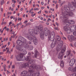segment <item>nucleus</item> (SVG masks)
I'll list each match as a JSON object with an SVG mask.
<instances>
[{"label":"nucleus","mask_w":76,"mask_h":76,"mask_svg":"<svg viewBox=\"0 0 76 76\" xmlns=\"http://www.w3.org/2000/svg\"><path fill=\"white\" fill-rule=\"evenodd\" d=\"M39 31L41 32L40 34V36L42 40L44 39V32L43 31V26L40 24L38 26H37L35 30L29 29L28 33L25 34L26 38L32 42H34L35 45H37L38 40L35 36V35H38Z\"/></svg>","instance_id":"nucleus-1"},{"label":"nucleus","mask_w":76,"mask_h":76,"mask_svg":"<svg viewBox=\"0 0 76 76\" xmlns=\"http://www.w3.org/2000/svg\"><path fill=\"white\" fill-rule=\"evenodd\" d=\"M44 32L45 36H47L48 35V40L50 41H53L51 44L50 47L52 48H53L55 47L56 45H58V47L56 48V50L57 51H59L61 50L62 48V46L63 45V42L62 40H61L59 42V44L58 42H56V39H54V35H55V33L54 31H52L51 33L50 30L47 28H45L44 29Z\"/></svg>","instance_id":"nucleus-2"},{"label":"nucleus","mask_w":76,"mask_h":76,"mask_svg":"<svg viewBox=\"0 0 76 76\" xmlns=\"http://www.w3.org/2000/svg\"><path fill=\"white\" fill-rule=\"evenodd\" d=\"M17 44L21 46L17 45L16 49L18 50L22 51L23 54H26L27 51L26 48H28V49L29 48V46L28 45V42L26 39L22 36H20L19 37V39L17 41Z\"/></svg>","instance_id":"nucleus-3"},{"label":"nucleus","mask_w":76,"mask_h":76,"mask_svg":"<svg viewBox=\"0 0 76 76\" xmlns=\"http://www.w3.org/2000/svg\"><path fill=\"white\" fill-rule=\"evenodd\" d=\"M70 7L67 6L65 7L64 10H62V15L63 16V19L64 22L66 23V25L68 24H74L75 21L72 20H68L69 16H72L73 15V13L71 11ZM68 23V24H67Z\"/></svg>","instance_id":"nucleus-4"},{"label":"nucleus","mask_w":76,"mask_h":76,"mask_svg":"<svg viewBox=\"0 0 76 76\" xmlns=\"http://www.w3.org/2000/svg\"><path fill=\"white\" fill-rule=\"evenodd\" d=\"M31 53H28V56H27L26 58L23 56L24 55H25V54H23V52L22 53H21L20 54L18 55L16 57V59L18 61H24V60H26V61H28L29 63V64H31L32 65V64H35V63L34 62V60L31 59Z\"/></svg>","instance_id":"nucleus-5"},{"label":"nucleus","mask_w":76,"mask_h":76,"mask_svg":"<svg viewBox=\"0 0 76 76\" xmlns=\"http://www.w3.org/2000/svg\"><path fill=\"white\" fill-rule=\"evenodd\" d=\"M40 69V66H39L35 65V64H32L29 67L28 71L30 73H31V74H32V76H35L36 75L37 76L39 75V72H37L35 71L36 70H38Z\"/></svg>","instance_id":"nucleus-6"},{"label":"nucleus","mask_w":76,"mask_h":76,"mask_svg":"<svg viewBox=\"0 0 76 76\" xmlns=\"http://www.w3.org/2000/svg\"><path fill=\"white\" fill-rule=\"evenodd\" d=\"M66 46H64L62 49L61 52L59 53L58 57V58L62 60L63 59V53L64 52L65 50H66Z\"/></svg>","instance_id":"nucleus-7"},{"label":"nucleus","mask_w":76,"mask_h":76,"mask_svg":"<svg viewBox=\"0 0 76 76\" xmlns=\"http://www.w3.org/2000/svg\"><path fill=\"white\" fill-rule=\"evenodd\" d=\"M33 74H32V72H30L28 71V72L26 71H23L20 74L21 76H33Z\"/></svg>","instance_id":"nucleus-8"},{"label":"nucleus","mask_w":76,"mask_h":76,"mask_svg":"<svg viewBox=\"0 0 76 76\" xmlns=\"http://www.w3.org/2000/svg\"><path fill=\"white\" fill-rule=\"evenodd\" d=\"M64 30L66 32L67 34H70L71 32H72V29L70 28V27L67 26H65L63 28Z\"/></svg>","instance_id":"nucleus-9"},{"label":"nucleus","mask_w":76,"mask_h":76,"mask_svg":"<svg viewBox=\"0 0 76 76\" xmlns=\"http://www.w3.org/2000/svg\"><path fill=\"white\" fill-rule=\"evenodd\" d=\"M29 63H24L20 66L19 68L20 69H22L23 68H26L29 67Z\"/></svg>","instance_id":"nucleus-10"},{"label":"nucleus","mask_w":76,"mask_h":76,"mask_svg":"<svg viewBox=\"0 0 76 76\" xmlns=\"http://www.w3.org/2000/svg\"><path fill=\"white\" fill-rule=\"evenodd\" d=\"M75 63L76 64V60L74 58L72 59L69 62V65L70 66H73Z\"/></svg>","instance_id":"nucleus-11"},{"label":"nucleus","mask_w":76,"mask_h":76,"mask_svg":"<svg viewBox=\"0 0 76 76\" xmlns=\"http://www.w3.org/2000/svg\"><path fill=\"white\" fill-rule=\"evenodd\" d=\"M68 38L69 40L70 41H71V40H73V41H75L76 39V38L75 37H74L73 35H68Z\"/></svg>","instance_id":"nucleus-12"},{"label":"nucleus","mask_w":76,"mask_h":76,"mask_svg":"<svg viewBox=\"0 0 76 76\" xmlns=\"http://www.w3.org/2000/svg\"><path fill=\"white\" fill-rule=\"evenodd\" d=\"M74 1L75 2H72V6L69 5V6H70V7L71 9H73V7H76V0H75Z\"/></svg>","instance_id":"nucleus-13"},{"label":"nucleus","mask_w":76,"mask_h":76,"mask_svg":"<svg viewBox=\"0 0 76 76\" xmlns=\"http://www.w3.org/2000/svg\"><path fill=\"white\" fill-rule=\"evenodd\" d=\"M34 56L36 58H37V57L39 56V53H38L37 50L36 49L34 50Z\"/></svg>","instance_id":"nucleus-14"},{"label":"nucleus","mask_w":76,"mask_h":76,"mask_svg":"<svg viewBox=\"0 0 76 76\" xmlns=\"http://www.w3.org/2000/svg\"><path fill=\"white\" fill-rule=\"evenodd\" d=\"M71 51L70 50H68L67 51V56L69 57H71L72 56L73 54L72 53H71Z\"/></svg>","instance_id":"nucleus-15"},{"label":"nucleus","mask_w":76,"mask_h":76,"mask_svg":"<svg viewBox=\"0 0 76 76\" xmlns=\"http://www.w3.org/2000/svg\"><path fill=\"white\" fill-rule=\"evenodd\" d=\"M55 37V35H54V38L53 39H56V42H57V41H60L61 39V38H60V37L58 35H57L56 36V39Z\"/></svg>","instance_id":"nucleus-16"},{"label":"nucleus","mask_w":76,"mask_h":76,"mask_svg":"<svg viewBox=\"0 0 76 76\" xmlns=\"http://www.w3.org/2000/svg\"><path fill=\"white\" fill-rule=\"evenodd\" d=\"M61 67H64V62L63 61H61Z\"/></svg>","instance_id":"nucleus-17"},{"label":"nucleus","mask_w":76,"mask_h":76,"mask_svg":"<svg viewBox=\"0 0 76 76\" xmlns=\"http://www.w3.org/2000/svg\"><path fill=\"white\" fill-rule=\"evenodd\" d=\"M53 25L55 26V27L54 28V29L58 31V27H57L56 28V27H55L56 26L55 25V24H53Z\"/></svg>","instance_id":"nucleus-18"},{"label":"nucleus","mask_w":76,"mask_h":76,"mask_svg":"<svg viewBox=\"0 0 76 76\" xmlns=\"http://www.w3.org/2000/svg\"><path fill=\"white\" fill-rule=\"evenodd\" d=\"M53 25L55 26V27L54 28V29L58 31V27H57L56 28V27H55L56 26L55 25V24H53Z\"/></svg>","instance_id":"nucleus-19"},{"label":"nucleus","mask_w":76,"mask_h":76,"mask_svg":"<svg viewBox=\"0 0 76 76\" xmlns=\"http://www.w3.org/2000/svg\"><path fill=\"white\" fill-rule=\"evenodd\" d=\"M33 48H34L33 46H31L30 47V48L28 49V50H33Z\"/></svg>","instance_id":"nucleus-20"},{"label":"nucleus","mask_w":76,"mask_h":76,"mask_svg":"<svg viewBox=\"0 0 76 76\" xmlns=\"http://www.w3.org/2000/svg\"><path fill=\"white\" fill-rule=\"evenodd\" d=\"M31 25V23H28L25 25L24 27H26V26H27L28 25Z\"/></svg>","instance_id":"nucleus-21"},{"label":"nucleus","mask_w":76,"mask_h":76,"mask_svg":"<svg viewBox=\"0 0 76 76\" xmlns=\"http://www.w3.org/2000/svg\"><path fill=\"white\" fill-rule=\"evenodd\" d=\"M72 27H73V28H74L75 30H76V26L75 25H73L72 26Z\"/></svg>","instance_id":"nucleus-22"},{"label":"nucleus","mask_w":76,"mask_h":76,"mask_svg":"<svg viewBox=\"0 0 76 76\" xmlns=\"http://www.w3.org/2000/svg\"><path fill=\"white\" fill-rule=\"evenodd\" d=\"M65 2L64 1H62L61 2V6H62L63 4H64L65 3Z\"/></svg>","instance_id":"nucleus-23"},{"label":"nucleus","mask_w":76,"mask_h":76,"mask_svg":"<svg viewBox=\"0 0 76 76\" xmlns=\"http://www.w3.org/2000/svg\"><path fill=\"white\" fill-rule=\"evenodd\" d=\"M52 3H55V4H57V1H52Z\"/></svg>","instance_id":"nucleus-24"},{"label":"nucleus","mask_w":76,"mask_h":76,"mask_svg":"<svg viewBox=\"0 0 76 76\" xmlns=\"http://www.w3.org/2000/svg\"><path fill=\"white\" fill-rule=\"evenodd\" d=\"M4 2V1L3 0H2L1 2V5H3V3Z\"/></svg>","instance_id":"nucleus-25"},{"label":"nucleus","mask_w":76,"mask_h":76,"mask_svg":"<svg viewBox=\"0 0 76 76\" xmlns=\"http://www.w3.org/2000/svg\"><path fill=\"white\" fill-rule=\"evenodd\" d=\"M12 3H16V1H15V0H12Z\"/></svg>","instance_id":"nucleus-26"},{"label":"nucleus","mask_w":76,"mask_h":76,"mask_svg":"<svg viewBox=\"0 0 76 76\" xmlns=\"http://www.w3.org/2000/svg\"><path fill=\"white\" fill-rule=\"evenodd\" d=\"M15 65H12V69H15Z\"/></svg>","instance_id":"nucleus-27"},{"label":"nucleus","mask_w":76,"mask_h":76,"mask_svg":"<svg viewBox=\"0 0 76 76\" xmlns=\"http://www.w3.org/2000/svg\"><path fill=\"white\" fill-rule=\"evenodd\" d=\"M48 22H49V21H51V20L50 19V18H48V19L47 20Z\"/></svg>","instance_id":"nucleus-28"},{"label":"nucleus","mask_w":76,"mask_h":76,"mask_svg":"<svg viewBox=\"0 0 76 76\" xmlns=\"http://www.w3.org/2000/svg\"><path fill=\"white\" fill-rule=\"evenodd\" d=\"M12 37H13V36H11V37H10L9 39H10V41H12Z\"/></svg>","instance_id":"nucleus-29"},{"label":"nucleus","mask_w":76,"mask_h":76,"mask_svg":"<svg viewBox=\"0 0 76 76\" xmlns=\"http://www.w3.org/2000/svg\"><path fill=\"white\" fill-rule=\"evenodd\" d=\"M7 53H10V51H9V48H7Z\"/></svg>","instance_id":"nucleus-30"},{"label":"nucleus","mask_w":76,"mask_h":76,"mask_svg":"<svg viewBox=\"0 0 76 76\" xmlns=\"http://www.w3.org/2000/svg\"><path fill=\"white\" fill-rule=\"evenodd\" d=\"M39 10V9H38V8H34V10L35 11V10Z\"/></svg>","instance_id":"nucleus-31"},{"label":"nucleus","mask_w":76,"mask_h":76,"mask_svg":"<svg viewBox=\"0 0 76 76\" xmlns=\"http://www.w3.org/2000/svg\"><path fill=\"white\" fill-rule=\"evenodd\" d=\"M21 20H22V18H19V17H18V20H20V21H21Z\"/></svg>","instance_id":"nucleus-32"},{"label":"nucleus","mask_w":76,"mask_h":76,"mask_svg":"<svg viewBox=\"0 0 76 76\" xmlns=\"http://www.w3.org/2000/svg\"><path fill=\"white\" fill-rule=\"evenodd\" d=\"M73 35L76 36V32H74L73 33Z\"/></svg>","instance_id":"nucleus-33"},{"label":"nucleus","mask_w":76,"mask_h":76,"mask_svg":"<svg viewBox=\"0 0 76 76\" xmlns=\"http://www.w3.org/2000/svg\"><path fill=\"white\" fill-rule=\"evenodd\" d=\"M58 7V5L56 4V9H57Z\"/></svg>","instance_id":"nucleus-34"},{"label":"nucleus","mask_w":76,"mask_h":76,"mask_svg":"<svg viewBox=\"0 0 76 76\" xmlns=\"http://www.w3.org/2000/svg\"><path fill=\"white\" fill-rule=\"evenodd\" d=\"M7 14H8V15H10L12 14V12H8L7 13Z\"/></svg>","instance_id":"nucleus-35"},{"label":"nucleus","mask_w":76,"mask_h":76,"mask_svg":"<svg viewBox=\"0 0 76 76\" xmlns=\"http://www.w3.org/2000/svg\"><path fill=\"white\" fill-rule=\"evenodd\" d=\"M16 26L17 28H18L19 26V23H18Z\"/></svg>","instance_id":"nucleus-36"},{"label":"nucleus","mask_w":76,"mask_h":76,"mask_svg":"<svg viewBox=\"0 0 76 76\" xmlns=\"http://www.w3.org/2000/svg\"><path fill=\"white\" fill-rule=\"evenodd\" d=\"M3 52H0V56H1V55H3Z\"/></svg>","instance_id":"nucleus-37"},{"label":"nucleus","mask_w":76,"mask_h":76,"mask_svg":"<svg viewBox=\"0 0 76 76\" xmlns=\"http://www.w3.org/2000/svg\"><path fill=\"white\" fill-rule=\"evenodd\" d=\"M26 23H28V21L26 20L24 22V24H26Z\"/></svg>","instance_id":"nucleus-38"},{"label":"nucleus","mask_w":76,"mask_h":76,"mask_svg":"<svg viewBox=\"0 0 76 76\" xmlns=\"http://www.w3.org/2000/svg\"><path fill=\"white\" fill-rule=\"evenodd\" d=\"M62 38L63 39H64V40H66V38L65 37H62Z\"/></svg>","instance_id":"nucleus-39"},{"label":"nucleus","mask_w":76,"mask_h":76,"mask_svg":"<svg viewBox=\"0 0 76 76\" xmlns=\"http://www.w3.org/2000/svg\"><path fill=\"white\" fill-rule=\"evenodd\" d=\"M35 15H36V14L35 13L34 14H32L31 15V16L32 17H33V16H35Z\"/></svg>","instance_id":"nucleus-40"},{"label":"nucleus","mask_w":76,"mask_h":76,"mask_svg":"<svg viewBox=\"0 0 76 76\" xmlns=\"http://www.w3.org/2000/svg\"><path fill=\"white\" fill-rule=\"evenodd\" d=\"M55 23L58 26V23H57V22H56Z\"/></svg>","instance_id":"nucleus-41"},{"label":"nucleus","mask_w":76,"mask_h":76,"mask_svg":"<svg viewBox=\"0 0 76 76\" xmlns=\"http://www.w3.org/2000/svg\"><path fill=\"white\" fill-rule=\"evenodd\" d=\"M41 10H40L39 12H38V14H41Z\"/></svg>","instance_id":"nucleus-42"},{"label":"nucleus","mask_w":76,"mask_h":76,"mask_svg":"<svg viewBox=\"0 0 76 76\" xmlns=\"http://www.w3.org/2000/svg\"><path fill=\"white\" fill-rule=\"evenodd\" d=\"M11 24H12V23L11 22H10V23H9V26H10V25Z\"/></svg>","instance_id":"nucleus-43"},{"label":"nucleus","mask_w":76,"mask_h":76,"mask_svg":"<svg viewBox=\"0 0 76 76\" xmlns=\"http://www.w3.org/2000/svg\"><path fill=\"white\" fill-rule=\"evenodd\" d=\"M31 1V0L29 2V4H31V3H32V1Z\"/></svg>","instance_id":"nucleus-44"},{"label":"nucleus","mask_w":76,"mask_h":76,"mask_svg":"<svg viewBox=\"0 0 76 76\" xmlns=\"http://www.w3.org/2000/svg\"><path fill=\"white\" fill-rule=\"evenodd\" d=\"M6 31H7V32L9 31V28H8L6 29Z\"/></svg>","instance_id":"nucleus-45"},{"label":"nucleus","mask_w":76,"mask_h":76,"mask_svg":"<svg viewBox=\"0 0 76 76\" xmlns=\"http://www.w3.org/2000/svg\"><path fill=\"white\" fill-rule=\"evenodd\" d=\"M45 12L46 13H48V11H47L46 10L45 11Z\"/></svg>","instance_id":"nucleus-46"},{"label":"nucleus","mask_w":76,"mask_h":76,"mask_svg":"<svg viewBox=\"0 0 76 76\" xmlns=\"http://www.w3.org/2000/svg\"><path fill=\"white\" fill-rule=\"evenodd\" d=\"M46 25H49V23L48 22L46 23Z\"/></svg>","instance_id":"nucleus-47"},{"label":"nucleus","mask_w":76,"mask_h":76,"mask_svg":"<svg viewBox=\"0 0 76 76\" xmlns=\"http://www.w3.org/2000/svg\"><path fill=\"white\" fill-rule=\"evenodd\" d=\"M59 33H60V34L61 35H63V33H62V32H61L60 31Z\"/></svg>","instance_id":"nucleus-48"},{"label":"nucleus","mask_w":76,"mask_h":76,"mask_svg":"<svg viewBox=\"0 0 76 76\" xmlns=\"http://www.w3.org/2000/svg\"><path fill=\"white\" fill-rule=\"evenodd\" d=\"M4 72H6V68L4 67Z\"/></svg>","instance_id":"nucleus-49"},{"label":"nucleus","mask_w":76,"mask_h":76,"mask_svg":"<svg viewBox=\"0 0 76 76\" xmlns=\"http://www.w3.org/2000/svg\"><path fill=\"white\" fill-rule=\"evenodd\" d=\"M61 0H59L58 3H61Z\"/></svg>","instance_id":"nucleus-50"},{"label":"nucleus","mask_w":76,"mask_h":76,"mask_svg":"<svg viewBox=\"0 0 76 76\" xmlns=\"http://www.w3.org/2000/svg\"><path fill=\"white\" fill-rule=\"evenodd\" d=\"M12 7H14L15 6V4H13L12 5Z\"/></svg>","instance_id":"nucleus-51"},{"label":"nucleus","mask_w":76,"mask_h":76,"mask_svg":"<svg viewBox=\"0 0 76 76\" xmlns=\"http://www.w3.org/2000/svg\"><path fill=\"white\" fill-rule=\"evenodd\" d=\"M30 20L31 21V22H33V19H30Z\"/></svg>","instance_id":"nucleus-52"},{"label":"nucleus","mask_w":76,"mask_h":76,"mask_svg":"<svg viewBox=\"0 0 76 76\" xmlns=\"http://www.w3.org/2000/svg\"><path fill=\"white\" fill-rule=\"evenodd\" d=\"M29 44H31V41H29L28 42Z\"/></svg>","instance_id":"nucleus-53"},{"label":"nucleus","mask_w":76,"mask_h":76,"mask_svg":"<svg viewBox=\"0 0 76 76\" xmlns=\"http://www.w3.org/2000/svg\"><path fill=\"white\" fill-rule=\"evenodd\" d=\"M13 58V55H12L10 57L11 58Z\"/></svg>","instance_id":"nucleus-54"},{"label":"nucleus","mask_w":76,"mask_h":76,"mask_svg":"<svg viewBox=\"0 0 76 76\" xmlns=\"http://www.w3.org/2000/svg\"><path fill=\"white\" fill-rule=\"evenodd\" d=\"M12 61H11L10 63V66H11V65H12Z\"/></svg>","instance_id":"nucleus-55"},{"label":"nucleus","mask_w":76,"mask_h":76,"mask_svg":"<svg viewBox=\"0 0 76 76\" xmlns=\"http://www.w3.org/2000/svg\"><path fill=\"white\" fill-rule=\"evenodd\" d=\"M41 4H42V5H43L44 4V3L42 2H41Z\"/></svg>","instance_id":"nucleus-56"},{"label":"nucleus","mask_w":76,"mask_h":76,"mask_svg":"<svg viewBox=\"0 0 76 76\" xmlns=\"http://www.w3.org/2000/svg\"><path fill=\"white\" fill-rule=\"evenodd\" d=\"M15 22H16V20H17V19H18V18H15Z\"/></svg>","instance_id":"nucleus-57"},{"label":"nucleus","mask_w":76,"mask_h":76,"mask_svg":"<svg viewBox=\"0 0 76 76\" xmlns=\"http://www.w3.org/2000/svg\"><path fill=\"white\" fill-rule=\"evenodd\" d=\"M7 74H9V73H10V72H9V71H8V70L7 71Z\"/></svg>","instance_id":"nucleus-58"},{"label":"nucleus","mask_w":76,"mask_h":76,"mask_svg":"<svg viewBox=\"0 0 76 76\" xmlns=\"http://www.w3.org/2000/svg\"><path fill=\"white\" fill-rule=\"evenodd\" d=\"M10 44V42H8V45H9Z\"/></svg>","instance_id":"nucleus-59"},{"label":"nucleus","mask_w":76,"mask_h":76,"mask_svg":"<svg viewBox=\"0 0 76 76\" xmlns=\"http://www.w3.org/2000/svg\"><path fill=\"white\" fill-rule=\"evenodd\" d=\"M23 17H24V18H25V16H26V15L25 14H24L23 15Z\"/></svg>","instance_id":"nucleus-60"},{"label":"nucleus","mask_w":76,"mask_h":76,"mask_svg":"<svg viewBox=\"0 0 76 76\" xmlns=\"http://www.w3.org/2000/svg\"><path fill=\"white\" fill-rule=\"evenodd\" d=\"M13 16H11L10 17V19H13Z\"/></svg>","instance_id":"nucleus-61"},{"label":"nucleus","mask_w":76,"mask_h":76,"mask_svg":"<svg viewBox=\"0 0 76 76\" xmlns=\"http://www.w3.org/2000/svg\"><path fill=\"white\" fill-rule=\"evenodd\" d=\"M1 12H3V9L2 8H1Z\"/></svg>","instance_id":"nucleus-62"},{"label":"nucleus","mask_w":76,"mask_h":76,"mask_svg":"<svg viewBox=\"0 0 76 76\" xmlns=\"http://www.w3.org/2000/svg\"><path fill=\"white\" fill-rule=\"evenodd\" d=\"M40 19H41V20H43V18H42V17H41V18H40Z\"/></svg>","instance_id":"nucleus-63"},{"label":"nucleus","mask_w":76,"mask_h":76,"mask_svg":"<svg viewBox=\"0 0 76 76\" xmlns=\"http://www.w3.org/2000/svg\"><path fill=\"white\" fill-rule=\"evenodd\" d=\"M33 7H35V4H34L33 5Z\"/></svg>","instance_id":"nucleus-64"}]
</instances>
